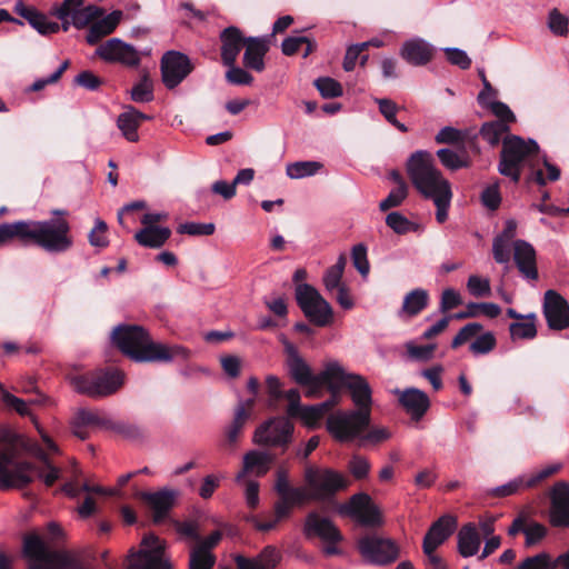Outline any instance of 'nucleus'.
Segmentation results:
<instances>
[{"instance_id": "f257e3e1", "label": "nucleus", "mask_w": 569, "mask_h": 569, "mask_svg": "<svg viewBox=\"0 0 569 569\" xmlns=\"http://www.w3.org/2000/svg\"><path fill=\"white\" fill-rule=\"evenodd\" d=\"M331 377L335 389H329L333 397L341 388L350 392L356 410L339 411L327 419V430L341 442L355 440L362 431H366L371 421L372 389L367 379L358 373L347 372L338 362L327 376Z\"/></svg>"}, {"instance_id": "f03ea898", "label": "nucleus", "mask_w": 569, "mask_h": 569, "mask_svg": "<svg viewBox=\"0 0 569 569\" xmlns=\"http://www.w3.org/2000/svg\"><path fill=\"white\" fill-rule=\"evenodd\" d=\"M67 219L19 220L0 224V247L17 241L22 246H37L50 253H62L73 246Z\"/></svg>"}, {"instance_id": "7ed1b4c3", "label": "nucleus", "mask_w": 569, "mask_h": 569, "mask_svg": "<svg viewBox=\"0 0 569 569\" xmlns=\"http://www.w3.org/2000/svg\"><path fill=\"white\" fill-rule=\"evenodd\" d=\"M112 343L134 362L169 363L189 358V350L180 345L156 342L149 332L138 325H119L112 330Z\"/></svg>"}, {"instance_id": "20e7f679", "label": "nucleus", "mask_w": 569, "mask_h": 569, "mask_svg": "<svg viewBox=\"0 0 569 569\" xmlns=\"http://www.w3.org/2000/svg\"><path fill=\"white\" fill-rule=\"evenodd\" d=\"M407 171L413 187L427 199L451 190L449 181L435 167L433 156L428 151L413 152L408 160Z\"/></svg>"}, {"instance_id": "39448f33", "label": "nucleus", "mask_w": 569, "mask_h": 569, "mask_svg": "<svg viewBox=\"0 0 569 569\" xmlns=\"http://www.w3.org/2000/svg\"><path fill=\"white\" fill-rule=\"evenodd\" d=\"M539 150V144L532 139L525 140L515 134L505 136L498 163L499 173L518 183L523 166L532 167L531 162L537 158Z\"/></svg>"}, {"instance_id": "423d86ee", "label": "nucleus", "mask_w": 569, "mask_h": 569, "mask_svg": "<svg viewBox=\"0 0 569 569\" xmlns=\"http://www.w3.org/2000/svg\"><path fill=\"white\" fill-rule=\"evenodd\" d=\"M23 556L31 561L28 569H76L78 561L68 551L52 550L37 533L23 537Z\"/></svg>"}, {"instance_id": "0eeeda50", "label": "nucleus", "mask_w": 569, "mask_h": 569, "mask_svg": "<svg viewBox=\"0 0 569 569\" xmlns=\"http://www.w3.org/2000/svg\"><path fill=\"white\" fill-rule=\"evenodd\" d=\"M286 353L287 366L290 377L298 385L309 388L307 392L308 396L316 395L322 387H327L328 389L336 388L331 383L332 376H327V372H329V370L336 367V361L328 362L320 373L313 375L311 368L299 355L297 348L293 345H286Z\"/></svg>"}, {"instance_id": "6e6552de", "label": "nucleus", "mask_w": 569, "mask_h": 569, "mask_svg": "<svg viewBox=\"0 0 569 569\" xmlns=\"http://www.w3.org/2000/svg\"><path fill=\"white\" fill-rule=\"evenodd\" d=\"M73 389L90 398H102L117 392L123 385V375L118 370H93L70 378Z\"/></svg>"}, {"instance_id": "1a4fd4ad", "label": "nucleus", "mask_w": 569, "mask_h": 569, "mask_svg": "<svg viewBox=\"0 0 569 569\" xmlns=\"http://www.w3.org/2000/svg\"><path fill=\"white\" fill-rule=\"evenodd\" d=\"M305 481L310 489V498L316 501L330 500L350 485V480L343 473L331 468L313 466L305 469Z\"/></svg>"}, {"instance_id": "9d476101", "label": "nucleus", "mask_w": 569, "mask_h": 569, "mask_svg": "<svg viewBox=\"0 0 569 569\" xmlns=\"http://www.w3.org/2000/svg\"><path fill=\"white\" fill-rule=\"evenodd\" d=\"M31 461L20 459L14 448L0 452V490L23 489L32 481Z\"/></svg>"}, {"instance_id": "9b49d317", "label": "nucleus", "mask_w": 569, "mask_h": 569, "mask_svg": "<svg viewBox=\"0 0 569 569\" xmlns=\"http://www.w3.org/2000/svg\"><path fill=\"white\" fill-rule=\"evenodd\" d=\"M296 300L305 316L316 326L330 325L333 310L330 303L311 284H297Z\"/></svg>"}, {"instance_id": "f8f14e48", "label": "nucleus", "mask_w": 569, "mask_h": 569, "mask_svg": "<svg viewBox=\"0 0 569 569\" xmlns=\"http://www.w3.org/2000/svg\"><path fill=\"white\" fill-rule=\"evenodd\" d=\"M293 429L288 418H271L256 429L253 441L259 446L281 447L286 450L291 442Z\"/></svg>"}, {"instance_id": "ddd939ff", "label": "nucleus", "mask_w": 569, "mask_h": 569, "mask_svg": "<svg viewBox=\"0 0 569 569\" xmlns=\"http://www.w3.org/2000/svg\"><path fill=\"white\" fill-rule=\"evenodd\" d=\"M160 70L163 84L171 90L192 72L193 66L186 53L169 50L161 58Z\"/></svg>"}, {"instance_id": "4468645a", "label": "nucleus", "mask_w": 569, "mask_h": 569, "mask_svg": "<svg viewBox=\"0 0 569 569\" xmlns=\"http://www.w3.org/2000/svg\"><path fill=\"white\" fill-rule=\"evenodd\" d=\"M360 553L371 563L385 566L397 560L399 547L391 539L365 536L358 542Z\"/></svg>"}, {"instance_id": "2eb2a0df", "label": "nucleus", "mask_w": 569, "mask_h": 569, "mask_svg": "<svg viewBox=\"0 0 569 569\" xmlns=\"http://www.w3.org/2000/svg\"><path fill=\"white\" fill-rule=\"evenodd\" d=\"M142 543L147 549L131 550L124 561L127 569H170L162 559V548L157 537H144Z\"/></svg>"}, {"instance_id": "dca6fc26", "label": "nucleus", "mask_w": 569, "mask_h": 569, "mask_svg": "<svg viewBox=\"0 0 569 569\" xmlns=\"http://www.w3.org/2000/svg\"><path fill=\"white\" fill-rule=\"evenodd\" d=\"M341 515L350 516L366 527H378L382 523L381 513L372 499L365 492L353 495L347 503L339 508Z\"/></svg>"}, {"instance_id": "f3484780", "label": "nucleus", "mask_w": 569, "mask_h": 569, "mask_svg": "<svg viewBox=\"0 0 569 569\" xmlns=\"http://www.w3.org/2000/svg\"><path fill=\"white\" fill-rule=\"evenodd\" d=\"M96 56L109 63H120L136 68L140 64V54L130 43L120 38H111L96 49Z\"/></svg>"}, {"instance_id": "a211bd4d", "label": "nucleus", "mask_w": 569, "mask_h": 569, "mask_svg": "<svg viewBox=\"0 0 569 569\" xmlns=\"http://www.w3.org/2000/svg\"><path fill=\"white\" fill-rule=\"evenodd\" d=\"M542 313L550 330L562 331L569 327V303L556 290L545 292Z\"/></svg>"}, {"instance_id": "6ab92c4d", "label": "nucleus", "mask_w": 569, "mask_h": 569, "mask_svg": "<svg viewBox=\"0 0 569 569\" xmlns=\"http://www.w3.org/2000/svg\"><path fill=\"white\" fill-rule=\"evenodd\" d=\"M305 530L307 535L313 533L329 543L323 549L327 556L339 553L336 545L342 540V535L330 519L321 518L317 512L312 511L307 516Z\"/></svg>"}, {"instance_id": "aec40b11", "label": "nucleus", "mask_w": 569, "mask_h": 569, "mask_svg": "<svg viewBox=\"0 0 569 569\" xmlns=\"http://www.w3.org/2000/svg\"><path fill=\"white\" fill-rule=\"evenodd\" d=\"M549 522L556 528H569V482L558 481L550 490Z\"/></svg>"}, {"instance_id": "412c9836", "label": "nucleus", "mask_w": 569, "mask_h": 569, "mask_svg": "<svg viewBox=\"0 0 569 569\" xmlns=\"http://www.w3.org/2000/svg\"><path fill=\"white\" fill-rule=\"evenodd\" d=\"M495 119L486 121L480 128L481 138L490 146H498L503 140V136L510 131V124L516 122V116L512 109H492Z\"/></svg>"}, {"instance_id": "4be33fe9", "label": "nucleus", "mask_w": 569, "mask_h": 569, "mask_svg": "<svg viewBox=\"0 0 569 569\" xmlns=\"http://www.w3.org/2000/svg\"><path fill=\"white\" fill-rule=\"evenodd\" d=\"M137 497L149 506L153 512V522L161 523L176 503L178 491L163 488L156 492L138 491Z\"/></svg>"}, {"instance_id": "5701e85b", "label": "nucleus", "mask_w": 569, "mask_h": 569, "mask_svg": "<svg viewBox=\"0 0 569 569\" xmlns=\"http://www.w3.org/2000/svg\"><path fill=\"white\" fill-rule=\"evenodd\" d=\"M457 520L455 517L445 515L435 521L427 531L422 549L426 555H430L442 545L455 531Z\"/></svg>"}, {"instance_id": "b1692460", "label": "nucleus", "mask_w": 569, "mask_h": 569, "mask_svg": "<svg viewBox=\"0 0 569 569\" xmlns=\"http://www.w3.org/2000/svg\"><path fill=\"white\" fill-rule=\"evenodd\" d=\"M436 49L422 38H411L406 40L400 47V56L409 64L421 67L429 63L435 56Z\"/></svg>"}, {"instance_id": "393cba45", "label": "nucleus", "mask_w": 569, "mask_h": 569, "mask_svg": "<svg viewBox=\"0 0 569 569\" xmlns=\"http://www.w3.org/2000/svg\"><path fill=\"white\" fill-rule=\"evenodd\" d=\"M246 42L242 57L243 67L262 72L266 69L264 57L270 49L269 37H248Z\"/></svg>"}, {"instance_id": "a878e982", "label": "nucleus", "mask_w": 569, "mask_h": 569, "mask_svg": "<svg viewBox=\"0 0 569 569\" xmlns=\"http://www.w3.org/2000/svg\"><path fill=\"white\" fill-rule=\"evenodd\" d=\"M513 260L526 279L533 281L538 279L537 256L531 243L521 239L513 241Z\"/></svg>"}, {"instance_id": "bb28decb", "label": "nucleus", "mask_w": 569, "mask_h": 569, "mask_svg": "<svg viewBox=\"0 0 569 569\" xmlns=\"http://www.w3.org/2000/svg\"><path fill=\"white\" fill-rule=\"evenodd\" d=\"M399 403L410 416L411 420L420 421L430 408L428 395L417 388H407L403 391H397Z\"/></svg>"}, {"instance_id": "cd10ccee", "label": "nucleus", "mask_w": 569, "mask_h": 569, "mask_svg": "<svg viewBox=\"0 0 569 569\" xmlns=\"http://www.w3.org/2000/svg\"><path fill=\"white\" fill-rule=\"evenodd\" d=\"M247 38L236 26L224 28L219 36L221 60L223 64H234L241 49L247 43Z\"/></svg>"}, {"instance_id": "c85d7f7f", "label": "nucleus", "mask_w": 569, "mask_h": 569, "mask_svg": "<svg viewBox=\"0 0 569 569\" xmlns=\"http://www.w3.org/2000/svg\"><path fill=\"white\" fill-rule=\"evenodd\" d=\"M122 18V11L113 10L106 17L93 22L86 36L88 44H97L103 37L112 33Z\"/></svg>"}, {"instance_id": "c756f323", "label": "nucleus", "mask_w": 569, "mask_h": 569, "mask_svg": "<svg viewBox=\"0 0 569 569\" xmlns=\"http://www.w3.org/2000/svg\"><path fill=\"white\" fill-rule=\"evenodd\" d=\"M152 119L151 116L140 112L138 109H129L118 117L117 126L122 136L130 142L139 140L138 128L143 121Z\"/></svg>"}, {"instance_id": "7c9ffc66", "label": "nucleus", "mask_w": 569, "mask_h": 569, "mask_svg": "<svg viewBox=\"0 0 569 569\" xmlns=\"http://www.w3.org/2000/svg\"><path fill=\"white\" fill-rule=\"evenodd\" d=\"M254 405L256 399L250 398L240 402L236 408L234 418L226 431V439L229 445L237 442L243 426L251 416Z\"/></svg>"}, {"instance_id": "2f4dec72", "label": "nucleus", "mask_w": 569, "mask_h": 569, "mask_svg": "<svg viewBox=\"0 0 569 569\" xmlns=\"http://www.w3.org/2000/svg\"><path fill=\"white\" fill-rule=\"evenodd\" d=\"M276 460V457L268 452L249 451L243 457V468L238 473L237 480H241L248 472L257 469V476H263L268 472L269 466Z\"/></svg>"}, {"instance_id": "473e14b6", "label": "nucleus", "mask_w": 569, "mask_h": 569, "mask_svg": "<svg viewBox=\"0 0 569 569\" xmlns=\"http://www.w3.org/2000/svg\"><path fill=\"white\" fill-rule=\"evenodd\" d=\"M171 236L167 227H144L134 234L137 242L147 248H160Z\"/></svg>"}, {"instance_id": "72a5a7b5", "label": "nucleus", "mask_w": 569, "mask_h": 569, "mask_svg": "<svg viewBox=\"0 0 569 569\" xmlns=\"http://www.w3.org/2000/svg\"><path fill=\"white\" fill-rule=\"evenodd\" d=\"M481 540L472 523L463 526L458 533L459 553L467 558L476 555L479 550Z\"/></svg>"}, {"instance_id": "f704fd0d", "label": "nucleus", "mask_w": 569, "mask_h": 569, "mask_svg": "<svg viewBox=\"0 0 569 569\" xmlns=\"http://www.w3.org/2000/svg\"><path fill=\"white\" fill-rule=\"evenodd\" d=\"M429 293L427 290L417 288L405 296L402 311L409 317L418 316L428 307Z\"/></svg>"}, {"instance_id": "c9c22d12", "label": "nucleus", "mask_w": 569, "mask_h": 569, "mask_svg": "<svg viewBox=\"0 0 569 569\" xmlns=\"http://www.w3.org/2000/svg\"><path fill=\"white\" fill-rule=\"evenodd\" d=\"M537 316L531 312L525 316V319L509 325L510 338L512 340L526 339L531 340L537 337L536 327Z\"/></svg>"}, {"instance_id": "e433bc0d", "label": "nucleus", "mask_w": 569, "mask_h": 569, "mask_svg": "<svg viewBox=\"0 0 569 569\" xmlns=\"http://www.w3.org/2000/svg\"><path fill=\"white\" fill-rule=\"evenodd\" d=\"M38 457H39L40 461L43 463V467L48 471L44 472L43 469L38 468L33 462H31L34 467V469H32L30 472L32 480H34L33 473H37L38 478L42 479L47 487H52L54 485V482L59 479L60 470H59V468L54 467L51 463V461L46 452L40 451ZM32 482L33 481H31L30 483H32Z\"/></svg>"}, {"instance_id": "4c0bfd02", "label": "nucleus", "mask_w": 569, "mask_h": 569, "mask_svg": "<svg viewBox=\"0 0 569 569\" xmlns=\"http://www.w3.org/2000/svg\"><path fill=\"white\" fill-rule=\"evenodd\" d=\"M73 419L77 420V423H81L84 427L89 426H98L109 430L111 419L106 415L101 413L98 410H88V409H79Z\"/></svg>"}, {"instance_id": "58836bf2", "label": "nucleus", "mask_w": 569, "mask_h": 569, "mask_svg": "<svg viewBox=\"0 0 569 569\" xmlns=\"http://www.w3.org/2000/svg\"><path fill=\"white\" fill-rule=\"evenodd\" d=\"M322 168L318 161H297L287 166V176L291 179H301L316 174Z\"/></svg>"}, {"instance_id": "ea45409f", "label": "nucleus", "mask_w": 569, "mask_h": 569, "mask_svg": "<svg viewBox=\"0 0 569 569\" xmlns=\"http://www.w3.org/2000/svg\"><path fill=\"white\" fill-rule=\"evenodd\" d=\"M557 560H552L547 552H540L531 557H527L516 569H557Z\"/></svg>"}, {"instance_id": "a19ab883", "label": "nucleus", "mask_w": 569, "mask_h": 569, "mask_svg": "<svg viewBox=\"0 0 569 569\" xmlns=\"http://www.w3.org/2000/svg\"><path fill=\"white\" fill-rule=\"evenodd\" d=\"M28 23L41 36H49L60 31L59 23L50 21L48 17L39 10L29 19Z\"/></svg>"}, {"instance_id": "79ce46f5", "label": "nucleus", "mask_w": 569, "mask_h": 569, "mask_svg": "<svg viewBox=\"0 0 569 569\" xmlns=\"http://www.w3.org/2000/svg\"><path fill=\"white\" fill-rule=\"evenodd\" d=\"M313 83L321 97L325 99H332L342 96V86L333 78L320 77L316 79Z\"/></svg>"}, {"instance_id": "37998d69", "label": "nucleus", "mask_w": 569, "mask_h": 569, "mask_svg": "<svg viewBox=\"0 0 569 569\" xmlns=\"http://www.w3.org/2000/svg\"><path fill=\"white\" fill-rule=\"evenodd\" d=\"M386 224L398 234H406L416 230L415 223L408 220L402 213L393 211L387 214Z\"/></svg>"}, {"instance_id": "c03bdc74", "label": "nucleus", "mask_w": 569, "mask_h": 569, "mask_svg": "<svg viewBox=\"0 0 569 569\" xmlns=\"http://www.w3.org/2000/svg\"><path fill=\"white\" fill-rule=\"evenodd\" d=\"M498 90L492 87L490 81H485L482 89L477 96L480 107H509L507 103L498 100Z\"/></svg>"}, {"instance_id": "a18cd8bd", "label": "nucleus", "mask_w": 569, "mask_h": 569, "mask_svg": "<svg viewBox=\"0 0 569 569\" xmlns=\"http://www.w3.org/2000/svg\"><path fill=\"white\" fill-rule=\"evenodd\" d=\"M216 563V556L212 552L192 548L189 559V569H212Z\"/></svg>"}, {"instance_id": "49530a36", "label": "nucleus", "mask_w": 569, "mask_h": 569, "mask_svg": "<svg viewBox=\"0 0 569 569\" xmlns=\"http://www.w3.org/2000/svg\"><path fill=\"white\" fill-rule=\"evenodd\" d=\"M497 346V339L490 331L477 337L469 346V350L473 355H487Z\"/></svg>"}, {"instance_id": "de8ad7c7", "label": "nucleus", "mask_w": 569, "mask_h": 569, "mask_svg": "<svg viewBox=\"0 0 569 569\" xmlns=\"http://www.w3.org/2000/svg\"><path fill=\"white\" fill-rule=\"evenodd\" d=\"M224 66L228 67V70L226 72V79L230 84L248 86L252 83L253 77L244 67H238L236 66V63Z\"/></svg>"}, {"instance_id": "09e8293b", "label": "nucleus", "mask_w": 569, "mask_h": 569, "mask_svg": "<svg viewBox=\"0 0 569 569\" xmlns=\"http://www.w3.org/2000/svg\"><path fill=\"white\" fill-rule=\"evenodd\" d=\"M351 259L353 267L362 277H367L370 271V263L367 257V247L363 243L353 246L351 250Z\"/></svg>"}, {"instance_id": "8fccbe9b", "label": "nucleus", "mask_w": 569, "mask_h": 569, "mask_svg": "<svg viewBox=\"0 0 569 569\" xmlns=\"http://www.w3.org/2000/svg\"><path fill=\"white\" fill-rule=\"evenodd\" d=\"M483 329L479 322H470L463 326L451 341V348L457 349L460 346L475 338Z\"/></svg>"}, {"instance_id": "3c124183", "label": "nucleus", "mask_w": 569, "mask_h": 569, "mask_svg": "<svg viewBox=\"0 0 569 569\" xmlns=\"http://www.w3.org/2000/svg\"><path fill=\"white\" fill-rule=\"evenodd\" d=\"M407 194H408L407 184L400 183V186L392 189L389 192L388 197L379 203V209L385 212V211L390 210L391 208L399 207L403 202V200L407 198Z\"/></svg>"}, {"instance_id": "603ef678", "label": "nucleus", "mask_w": 569, "mask_h": 569, "mask_svg": "<svg viewBox=\"0 0 569 569\" xmlns=\"http://www.w3.org/2000/svg\"><path fill=\"white\" fill-rule=\"evenodd\" d=\"M441 51L446 53L447 60L451 64L462 70H468L471 67L472 61L465 50L456 47H445L441 48Z\"/></svg>"}, {"instance_id": "864d4df0", "label": "nucleus", "mask_w": 569, "mask_h": 569, "mask_svg": "<svg viewBox=\"0 0 569 569\" xmlns=\"http://www.w3.org/2000/svg\"><path fill=\"white\" fill-rule=\"evenodd\" d=\"M109 430H112L127 439L139 440L143 438L144 430L133 423L110 421Z\"/></svg>"}, {"instance_id": "5fc2aeb1", "label": "nucleus", "mask_w": 569, "mask_h": 569, "mask_svg": "<svg viewBox=\"0 0 569 569\" xmlns=\"http://www.w3.org/2000/svg\"><path fill=\"white\" fill-rule=\"evenodd\" d=\"M216 226L213 223L186 222L178 227L177 231L181 234L189 236H211L214 233Z\"/></svg>"}, {"instance_id": "6e6d98bb", "label": "nucleus", "mask_w": 569, "mask_h": 569, "mask_svg": "<svg viewBox=\"0 0 569 569\" xmlns=\"http://www.w3.org/2000/svg\"><path fill=\"white\" fill-rule=\"evenodd\" d=\"M440 162L450 170H458L468 167V161L461 159L457 152L449 148H442L437 151Z\"/></svg>"}, {"instance_id": "4d7b16f0", "label": "nucleus", "mask_w": 569, "mask_h": 569, "mask_svg": "<svg viewBox=\"0 0 569 569\" xmlns=\"http://www.w3.org/2000/svg\"><path fill=\"white\" fill-rule=\"evenodd\" d=\"M568 18L560 13L557 9H552L548 17V27L550 31L559 37L567 36L568 33Z\"/></svg>"}, {"instance_id": "13d9d810", "label": "nucleus", "mask_w": 569, "mask_h": 569, "mask_svg": "<svg viewBox=\"0 0 569 569\" xmlns=\"http://www.w3.org/2000/svg\"><path fill=\"white\" fill-rule=\"evenodd\" d=\"M451 198H452L451 190H445L441 192V194L432 198V200L437 207L436 220L439 223H443L448 219V209L450 207Z\"/></svg>"}, {"instance_id": "bf43d9fd", "label": "nucleus", "mask_w": 569, "mask_h": 569, "mask_svg": "<svg viewBox=\"0 0 569 569\" xmlns=\"http://www.w3.org/2000/svg\"><path fill=\"white\" fill-rule=\"evenodd\" d=\"M131 99L137 103H148L153 99L152 84L143 79L131 89Z\"/></svg>"}, {"instance_id": "052dcab7", "label": "nucleus", "mask_w": 569, "mask_h": 569, "mask_svg": "<svg viewBox=\"0 0 569 569\" xmlns=\"http://www.w3.org/2000/svg\"><path fill=\"white\" fill-rule=\"evenodd\" d=\"M73 84L82 87L90 91H96L102 84V80L92 71L83 70L74 77Z\"/></svg>"}, {"instance_id": "680f3d73", "label": "nucleus", "mask_w": 569, "mask_h": 569, "mask_svg": "<svg viewBox=\"0 0 569 569\" xmlns=\"http://www.w3.org/2000/svg\"><path fill=\"white\" fill-rule=\"evenodd\" d=\"M108 226L103 220L97 219L94 228L89 232L88 240L91 246L106 248L109 241L106 237Z\"/></svg>"}, {"instance_id": "e2e57ef3", "label": "nucleus", "mask_w": 569, "mask_h": 569, "mask_svg": "<svg viewBox=\"0 0 569 569\" xmlns=\"http://www.w3.org/2000/svg\"><path fill=\"white\" fill-rule=\"evenodd\" d=\"M333 403L335 402L332 401L325 402L320 406L301 407L298 416H301L302 419L309 425L317 423L322 418L325 411Z\"/></svg>"}, {"instance_id": "0e129e2a", "label": "nucleus", "mask_w": 569, "mask_h": 569, "mask_svg": "<svg viewBox=\"0 0 569 569\" xmlns=\"http://www.w3.org/2000/svg\"><path fill=\"white\" fill-rule=\"evenodd\" d=\"M481 201L489 210H497L501 203L499 183L488 186L481 193Z\"/></svg>"}, {"instance_id": "69168bd1", "label": "nucleus", "mask_w": 569, "mask_h": 569, "mask_svg": "<svg viewBox=\"0 0 569 569\" xmlns=\"http://www.w3.org/2000/svg\"><path fill=\"white\" fill-rule=\"evenodd\" d=\"M560 465H550L541 470L532 473L529 478H525L526 488H535L546 479L556 475L560 470Z\"/></svg>"}, {"instance_id": "338daca9", "label": "nucleus", "mask_w": 569, "mask_h": 569, "mask_svg": "<svg viewBox=\"0 0 569 569\" xmlns=\"http://www.w3.org/2000/svg\"><path fill=\"white\" fill-rule=\"evenodd\" d=\"M348 469L355 479L361 480L368 476L370 462L365 457L353 456L348 463Z\"/></svg>"}, {"instance_id": "774afa93", "label": "nucleus", "mask_w": 569, "mask_h": 569, "mask_svg": "<svg viewBox=\"0 0 569 569\" xmlns=\"http://www.w3.org/2000/svg\"><path fill=\"white\" fill-rule=\"evenodd\" d=\"M467 288L475 297H487L491 292L489 280L475 274L469 277Z\"/></svg>"}]
</instances>
